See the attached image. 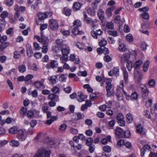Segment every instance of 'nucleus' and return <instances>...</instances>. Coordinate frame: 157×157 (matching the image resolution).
I'll return each mask as SVG.
<instances>
[{"instance_id":"f257e3e1","label":"nucleus","mask_w":157,"mask_h":157,"mask_svg":"<svg viewBox=\"0 0 157 157\" xmlns=\"http://www.w3.org/2000/svg\"><path fill=\"white\" fill-rule=\"evenodd\" d=\"M51 153L50 150H46L44 148L38 150L33 157H50Z\"/></svg>"},{"instance_id":"f03ea898","label":"nucleus","mask_w":157,"mask_h":157,"mask_svg":"<svg viewBox=\"0 0 157 157\" xmlns=\"http://www.w3.org/2000/svg\"><path fill=\"white\" fill-rule=\"evenodd\" d=\"M106 90L107 97L113 95L114 93V87L112 86L111 82L109 81L106 82Z\"/></svg>"},{"instance_id":"7ed1b4c3","label":"nucleus","mask_w":157,"mask_h":157,"mask_svg":"<svg viewBox=\"0 0 157 157\" xmlns=\"http://www.w3.org/2000/svg\"><path fill=\"white\" fill-rule=\"evenodd\" d=\"M70 49L69 47L66 44L65 46H62L61 48L62 54L63 55L62 59L67 61L68 59V55L70 53Z\"/></svg>"},{"instance_id":"20e7f679","label":"nucleus","mask_w":157,"mask_h":157,"mask_svg":"<svg viewBox=\"0 0 157 157\" xmlns=\"http://www.w3.org/2000/svg\"><path fill=\"white\" fill-rule=\"evenodd\" d=\"M41 38L38 36H35V38L44 45H48L49 40L47 37L43 35V33H41Z\"/></svg>"},{"instance_id":"39448f33","label":"nucleus","mask_w":157,"mask_h":157,"mask_svg":"<svg viewBox=\"0 0 157 157\" xmlns=\"http://www.w3.org/2000/svg\"><path fill=\"white\" fill-rule=\"evenodd\" d=\"M52 13L50 11H47L44 13H39L37 14V16L39 20L43 21L44 19L47 17H51L52 15Z\"/></svg>"},{"instance_id":"423d86ee","label":"nucleus","mask_w":157,"mask_h":157,"mask_svg":"<svg viewBox=\"0 0 157 157\" xmlns=\"http://www.w3.org/2000/svg\"><path fill=\"white\" fill-rule=\"evenodd\" d=\"M49 26L52 30H56L58 28L59 25L56 20L52 19L49 21Z\"/></svg>"},{"instance_id":"0eeeda50","label":"nucleus","mask_w":157,"mask_h":157,"mask_svg":"<svg viewBox=\"0 0 157 157\" xmlns=\"http://www.w3.org/2000/svg\"><path fill=\"white\" fill-rule=\"evenodd\" d=\"M121 58V62L124 64L126 62L129 61L130 55L128 53H125L120 56Z\"/></svg>"},{"instance_id":"6e6552de","label":"nucleus","mask_w":157,"mask_h":157,"mask_svg":"<svg viewBox=\"0 0 157 157\" xmlns=\"http://www.w3.org/2000/svg\"><path fill=\"white\" fill-rule=\"evenodd\" d=\"M147 85H144L143 86H140L142 92V96L145 99L147 97L149 91L147 89Z\"/></svg>"},{"instance_id":"1a4fd4ad","label":"nucleus","mask_w":157,"mask_h":157,"mask_svg":"<svg viewBox=\"0 0 157 157\" xmlns=\"http://www.w3.org/2000/svg\"><path fill=\"white\" fill-rule=\"evenodd\" d=\"M103 32L101 29H99L94 31H92L91 33L92 36L94 38L98 39V36L101 35L103 34Z\"/></svg>"},{"instance_id":"9d476101","label":"nucleus","mask_w":157,"mask_h":157,"mask_svg":"<svg viewBox=\"0 0 157 157\" xmlns=\"http://www.w3.org/2000/svg\"><path fill=\"white\" fill-rule=\"evenodd\" d=\"M86 97L87 96L84 95L81 91H79L77 93V98L79 102L84 101Z\"/></svg>"},{"instance_id":"9b49d317","label":"nucleus","mask_w":157,"mask_h":157,"mask_svg":"<svg viewBox=\"0 0 157 157\" xmlns=\"http://www.w3.org/2000/svg\"><path fill=\"white\" fill-rule=\"evenodd\" d=\"M17 136V138L21 141H24L26 139L24 132L22 130H20L18 131Z\"/></svg>"},{"instance_id":"f8f14e48","label":"nucleus","mask_w":157,"mask_h":157,"mask_svg":"<svg viewBox=\"0 0 157 157\" xmlns=\"http://www.w3.org/2000/svg\"><path fill=\"white\" fill-rule=\"evenodd\" d=\"M123 132L122 129L119 127H117L115 130V133L117 138H121V134Z\"/></svg>"},{"instance_id":"ddd939ff","label":"nucleus","mask_w":157,"mask_h":157,"mask_svg":"<svg viewBox=\"0 0 157 157\" xmlns=\"http://www.w3.org/2000/svg\"><path fill=\"white\" fill-rule=\"evenodd\" d=\"M142 63L143 61L141 60H137L136 61L133 65V67L135 68V72L137 69H139L141 67Z\"/></svg>"},{"instance_id":"4468645a","label":"nucleus","mask_w":157,"mask_h":157,"mask_svg":"<svg viewBox=\"0 0 157 157\" xmlns=\"http://www.w3.org/2000/svg\"><path fill=\"white\" fill-rule=\"evenodd\" d=\"M58 65V62L56 60H52L49 65H47L48 68V69L50 68H54L57 67Z\"/></svg>"},{"instance_id":"2eb2a0df","label":"nucleus","mask_w":157,"mask_h":157,"mask_svg":"<svg viewBox=\"0 0 157 157\" xmlns=\"http://www.w3.org/2000/svg\"><path fill=\"white\" fill-rule=\"evenodd\" d=\"M70 60L72 61H74V63L76 64H78L79 63L80 59L78 58H76L75 54H71L70 56Z\"/></svg>"},{"instance_id":"dca6fc26","label":"nucleus","mask_w":157,"mask_h":157,"mask_svg":"<svg viewBox=\"0 0 157 157\" xmlns=\"http://www.w3.org/2000/svg\"><path fill=\"white\" fill-rule=\"evenodd\" d=\"M26 51L28 56L31 57L32 56L33 52L32 48L29 44L26 45Z\"/></svg>"},{"instance_id":"f3484780","label":"nucleus","mask_w":157,"mask_h":157,"mask_svg":"<svg viewBox=\"0 0 157 157\" xmlns=\"http://www.w3.org/2000/svg\"><path fill=\"white\" fill-rule=\"evenodd\" d=\"M138 96V94L136 92H134L131 94V96H130V95H127L126 97V98L127 100L132 99L133 100H135L137 99Z\"/></svg>"},{"instance_id":"a211bd4d","label":"nucleus","mask_w":157,"mask_h":157,"mask_svg":"<svg viewBox=\"0 0 157 157\" xmlns=\"http://www.w3.org/2000/svg\"><path fill=\"white\" fill-rule=\"evenodd\" d=\"M122 71L125 82L127 83L128 82V72L125 67L122 68Z\"/></svg>"},{"instance_id":"6ab92c4d","label":"nucleus","mask_w":157,"mask_h":157,"mask_svg":"<svg viewBox=\"0 0 157 157\" xmlns=\"http://www.w3.org/2000/svg\"><path fill=\"white\" fill-rule=\"evenodd\" d=\"M83 14L84 16V18L85 21L86 23L89 24L91 23L93 20H92L91 18L88 17L86 13L85 12H83Z\"/></svg>"},{"instance_id":"aec40b11","label":"nucleus","mask_w":157,"mask_h":157,"mask_svg":"<svg viewBox=\"0 0 157 157\" xmlns=\"http://www.w3.org/2000/svg\"><path fill=\"white\" fill-rule=\"evenodd\" d=\"M83 14L84 16V18L85 21L86 23L89 24L91 23L93 20H92L91 18L88 17L86 13L85 12H83Z\"/></svg>"},{"instance_id":"412c9836","label":"nucleus","mask_w":157,"mask_h":157,"mask_svg":"<svg viewBox=\"0 0 157 157\" xmlns=\"http://www.w3.org/2000/svg\"><path fill=\"white\" fill-rule=\"evenodd\" d=\"M83 14L84 16V18L85 21L86 23L89 24L91 23L93 20H92L91 18L88 17L86 13L85 12H83Z\"/></svg>"},{"instance_id":"4be33fe9","label":"nucleus","mask_w":157,"mask_h":157,"mask_svg":"<svg viewBox=\"0 0 157 157\" xmlns=\"http://www.w3.org/2000/svg\"><path fill=\"white\" fill-rule=\"evenodd\" d=\"M34 85L35 87L37 88H40L42 86L44 87L43 84V82L39 81H36L34 83Z\"/></svg>"},{"instance_id":"5701e85b","label":"nucleus","mask_w":157,"mask_h":157,"mask_svg":"<svg viewBox=\"0 0 157 157\" xmlns=\"http://www.w3.org/2000/svg\"><path fill=\"white\" fill-rule=\"evenodd\" d=\"M19 71L21 73H24L25 72L26 70V68L25 65L24 64L19 65L18 68Z\"/></svg>"},{"instance_id":"b1692460","label":"nucleus","mask_w":157,"mask_h":157,"mask_svg":"<svg viewBox=\"0 0 157 157\" xmlns=\"http://www.w3.org/2000/svg\"><path fill=\"white\" fill-rule=\"evenodd\" d=\"M118 100H122L123 99V96L121 91L117 90L116 94Z\"/></svg>"},{"instance_id":"393cba45","label":"nucleus","mask_w":157,"mask_h":157,"mask_svg":"<svg viewBox=\"0 0 157 157\" xmlns=\"http://www.w3.org/2000/svg\"><path fill=\"white\" fill-rule=\"evenodd\" d=\"M143 148L144 149L143 151H142V150H141V155L142 157H143L144 156V154L145 153V151H146V150H147L149 151L151 149V147L149 145L147 144L144 145L143 147Z\"/></svg>"},{"instance_id":"a878e982","label":"nucleus","mask_w":157,"mask_h":157,"mask_svg":"<svg viewBox=\"0 0 157 157\" xmlns=\"http://www.w3.org/2000/svg\"><path fill=\"white\" fill-rule=\"evenodd\" d=\"M98 15L100 19L103 21L104 18V12L102 9L99 10L98 12Z\"/></svg>"},{"instance_id":"bb28decb","label":"nucleus","mask_w":157,"mask_h":157,"mask_svg":"<svg viewBox=\"0 0 157 157\" xmlns=\"http://www.w3.org/2000/svg\"><path fill=\"white\" fill-rule=\"evenodd\" d=\"M6 22L5 19H0V32L5 27Z\"/></svg>"},{"instance_id":"cd10ccee","label":"nucleus","mask_w":157,"mask_h":157,"mask_svg":"<svg viewBox=\"0 0 157 157\" xmlns=\"http://www.w3.org/2000/svg\"><path fill=\"white\" fill-rule=\"evenodd\" d=\"M58 117L56 116H53L52 117H51L50 119L47 120L46 123L50 125L55 120H57Z\"/></svg>"},{"instance_id":"c85d7f7f","label":"nucleus","mask_w":157,"mask_h":157,"mask_svg":"<svg viewBox=\"0 0 157 157\" xmlns=\"http://www.w3.org/2000/svg\"><path fill=\"white\" fill-rule=\"evenodd\" d=\"M118 49L120 52H125L127 48L125 44H121L119 45Z\"/></svg>"},{"instance_id":"c756f323","label":"nucleus","mask_w":157,"mask_h":157,"mask_svg":"<svg viewBox=\"0 0 157 157\" xmlns=\"http://www.w3.org/2000/svg\"><path fill=\"white\" fill-rule=\"evenodd\" d=\"M10 144L13 147H17L19 145V142L18 141L16 140H11L10 142Z\"/></svg>"},{"instance_id":"7c9ffc66","label":"nucleus","mask_w":157,"mask_h":157,"mask_svg":"<svg viewBox=\"0 0 157 157\" xmlns=\"http://www.w3.org/2000/svg\"><path fill=\"white\" fill-rule=\"evenodd\" d=\"M150 63V62L148 60H147L144 62L143 67V70L144 72H146L147 71Z\"/></svg>"},{"instance_id":"2f4dec72","label":"nucleus","mask_w":157,"mask_h":157,"mask_svg":"<svg viewBox=\"0 0 157 157\" xmlns=\"http://www.w3.org/2000/svg\"><path fill=\"white\" fill-rule=\"evenodd\" d=\"M81 6V4L79 3H75L73 4V9L76 11L80 9Z\"/></svg>"},{"instance_id":"473e14b6","label":"nucleus","mask_w":157,"mask_h":157,"mask_svg":"<svg viewBox=\"0 0 157 157\" xmlns=\"http://www.w3.org/2000/svg\"><path fill=\"white\" fill-rule=\"evenodd\" d=\"M63 13L67 16H69L71 13V10L70 9L67 8H64L63 9Z\"/></svg>"},{"instance_id":"72a5a7b5","label":"nucleus","mask_w":157,"mask_h":157,"mask_svg":"<svg viewBox=\"0 0 157 157\" xmlns=\"http://www.w3.org/2000/svg\"><path fill=\"white\" fill-rule=\"evenodd\" d=\"M8 15L9 13L7 11H3L0 14V17L2 18V19H5V18L8 17Z\"/></svg>"},{"instance_id":"f704fd0d","label":"nucleus","mask_w":157,"mask_h":157,"mask_svg":"<svg viewBox=\"0 0 157 157\" xmlns=\"http://www.w3.org/2000/svg\"><path fill=\"white\" fill-rule=\"evenodd\" d=\"M114 75L116 76H118L119 75V68L118 67H115L112 70Z\"/></svg>"},{"instance_id":"c9c22d12","label":"nucleus","mask_w":157,"mask_h":157,"mask_svg":"<svg viewBox=\"0 0 157 157\" xmlns=\"http://www.w3.org/2000/svg\"><path fill=\"white\" fill-rule=\"evenodd\" d=\"M56 43L61 48H62V46H65L66 44H65L63 43V40L60 39H57L56 40Z\"/></svg>"},{"instance_id":"e433bc0d","label":"nucleus","mask_w":157,"mask_h":157,"mask_svg":"<svg viewBox=\"0 0 157 157\" xmlns=\"http://www.w3.org/2000/svg\"><path fill=\"white\" fill-rule=\"evenodd\" d=\"M60 46L58 45L53 46L52 48V51L58 53L59 52L60 50L59 48Z\"/></svg>"},{"instance_id":"4c0bfd02","label":"nucleus","mask_w":157,"mask_h":157,"mask_svg":"<svg viewBox=\"0 0 157 157\" xmlns=\"http://www.w3.org/2000/svg\"><path fill=\"white\" fill-rule=\"evenodd\" d=\"M102 149L104 151L107 153L110 152L111 150V147L107 145L103 147Z\"/></svg>"},{"instance_id":"58836bf2","label":"nucleus","mask_w":157,"mask_h":157,"mask_svg":"<svg viewBox=\"0 0 157 157\" xmlns=\"http://www.w3.org/2000/svg\"><path fill=\"white\" fill-rule=\"evenodd\" d=\"M135 79L137 82H141L142 79V76L138 73V75H137L136 74V72H135Z\"/></svg>"},{"instance_id":"ea45409f","label":"nucleus","mask_w":157,"mask_h":157,"mask_svg":"<svg viewBox=\"0 0 157 157\" xmlns=\"http://www.w3.org/2000/svg\"><path fill=\"white\" fill-rule=\"evenodd\" d=\"M126 117L127 119V122L128 123H131L132 121L133 120V118L131 114L130 113H128L127 114Z\"/></svg>"},{"instance_id":"a19ab883","label":"nucleus","mask_w":157,"mask_h":157,"mask_svg":"<svg viewBox=\"0 0 157 157\" xmlns=\"http://www.w3.org/2000/svg\"><path fill=\"white\" fill-rule=\"evenodd\" d=\"M27 112V109L26 108L23 107L20 110V115L24 117L26 114Z\"/></svg>"},{"instance_id":"79ce46f5","label":"nucleus","mask_w":157,"mask_h":157,"mask_svg":"<svg viewBox=\"0 0 157 157\" xmlns=\"http://www.w3.org/2000/svg\"><path fill=\"white\" fill-rule=\"evenodd\" d=\"M107 44V41L105 39H103L101 40L99 43V44L100 47H104Z\"/></svg>"},{"instance_id":"37998d69","label":"nucleus","mask_w":157,"mask_h":157,"mask_svg":"<svg viewBox=\"0 0 157 157\" xmlns=\"http://www.w3.org/2000/svg\"><path fill=\"white\" fill-rule=\"evenodd\" d=\"M17 127H13L10 129L9 130V132L11 134H14L17 132Z\"/></svg>"},{"instance_id":"c03bdc74","label":"nucleus","mask_w":157,"mask_h":157,"mask_svg":"<svg viewBox=\"0 0 157 157\" xmlns=\"http://www.w3.org/2000/svg\"><path fill=\"white\" fill-rule=\"evenodd\" d=\"M67 78L66 75L65 74H61L59 77V81L62 82H64L66 81Z\"/></svg>"},{"instance_id":"a18cd8bd","label":"nucleus","mask_w":157,"mask_h":157,"mask_svg":"<svg viewBox=\"0 0 157 157\" xmlns=\"http://www.w3.org/2000/svg\"><path fill=\"white\" fill-rule=\"evenodd\" d=\"M5 4L8 6H10L13 4V0H6L4 1Z\"/></svg>"},{"instance_id":"49530a36","label":"nucleus","mask_w":157,"mask_h":157,"mask_svg":"<svg viewBox=\"0 0 157 157\" xmlns=\"http://www.w3.org/2000/svg\"><path fill=\"white\" fill-rule=\"evenodd\" d=\"M72 33L73 34L75 35H76L77 34H79L80 32H78V28L76 27H72Z\"/></svg>"},{"instance_id":"de8ad7c7","label":"nucleus","mask_w":157,"mask_h":157,"mask_svg":"<svg viewBox=\"0 0 157 157\" xmlns=\"http://www.w3.org/2000/svg\"><path fill=\"white\" fill-rule=\"evenodd\" d=\"M33 78V75L31 74L27 75L25 78V82L31 80Z\"/></svg>"},{"instance_id":"09e8293b","label":"nucleus","mask_w":157,"mask_h":157,"mask_svg":"<svg viewBox=\"0 0 157 157\" xmlns=\"http://www.w3.org/2000/svg\"><path fill=\"white\" fill-rule=\"evenodd\" d=\"M33 46L35 51L40 50L41 48V47L40 46L39 44L36 42L33 43Z\"/></svg>"},{"instance_id":"8fccbe9b","label":"nucleus","mask_w":157,"mask_h":157,"mask_svg":"<svg viewBox=\"0 0 157 157\" xmlns=\"http://www.w3.org/2000/svg\"><path fill=\"white\" fill-rule=\"evenodd\" d=\"M114 22L115 23L121 24H122L121 20V17L120 16H117L114 19Z\"/></svg>"},{"instance_id":"3c124183","label":"nucleus","mask_w":157,"mask_h":157,"mask_svg":"<svg viewBox=\"0 0 157 157\" xmlns=\"http://www.w3.org/2000/svg\"><path fill=\"white\" fill-rule=\"evenodd\" d=\"M48 45H43L42 47V53H46L48 50Z\"/></svg>"},{"instance_id":"603ef678","label":"nucleus","mask_w":157,"mask_h":157,"mask_svg":"<svg viewBox=\"0 0 157 157\" xmlns=\"http://www.w3.org/2000/svg\"><path fill=\"white\" fill-rule=\"evenodd\" d=\"M56 97H58V96L54 94H50L48 96V99L52 100L55 99Z\"/></svg>"},{"instance_id":"864d4df0","label":"nucleus","mask_w":157,"mask_h":157,"mask_svg":"<svg viewBox=\"0 0 157 157\" xmlns=\"http://www.w3.org/2000/svg\"><path fill=\"white\" fill-rule=\"evenodd\" d=\"M77 118L75 119H74L75 120H79L82 119H83L84 117V116L82 114H81L80 113H77Z\"/></svg>"},{"instance_id":"5fc2aeb1","label":"nucleus","mask_w":157,"mask_h":157,"mask_svg":"<svg viewBox=\"0 0 157 157\" xmlns=\"http://www.w3.org/2000/svg\"><path fill=\"white\" fill-rule=\"evenodd\" d=\"M127 40L129 42H131L133 40V37L131 34L129 33L127 35L126 37Z\"/></svg>"},{"instance_id":"6e6d98bb","label":"nucleus","mask_w":157,"mask_h":157,"mask_svg":"<svg viewBox=\"0 0 157 157\" xmlns=\"http://www.w3.org/2000/svg\"><path fill=\"white\" fill-rule=\"evenodd\" d=\"M143 128L141 125L137 126L136 127V131L138 133H141L143 131Z\"/></svg>"},{"instance_id":"4d7b16f0","label":"nucleus","mask_w":157,"mask_h":157,"mask_svg":"<svg viewBox=\"0 0 157 157\" xmlns=\"http://www.w3.org/2000/svg\"><path fill=\"white\" fill-rule=\"evenodd\" d=\"M87 12L90 15L94 16L95 15L94 10L91 8H89L87 9Z\"/></svg>"},{"instance_id":"13d9d810","label":"nucleus","mask_w":157,"mask_h":157,"mask_svg":"<svg viewBox=\"0 0 157 157\" xmlns=\"http://www.w3.org/2000/svg\"><path fill=\"white\" fill-rule=\"evenodd\" d=\"M106 26L108 29H112L114 28V24L112 22H109L107 24Z\"/></svg>"},{"instance_id":"bf43d9fd","label":"nucleus","mask_w":157,"mask_h":157,"mask_svg":"<svg viewBox=\"0 0 157 157\" xmlns=\"http://www.w3.org/2000/svg\"><path fill=\"white\" fill-rule=\"evenodd\" d=\"M81 26V23L79 21L77 20L75 21L73 23V27H76L78 28Z\"/></svg>"},{"instance_id":"052dcab7","label":"nucleus","mask_w":157,"mask_h":157,"mask_svg":"<svg viewBox=\"0 0 157 157\" xmlns=\"http://www.w3.org/2000/svg\"><path fill=\"white\" fill-rule=\"evenodd\" d=\"M57 77L55 76H52L50 78V80L52 82V83L55 84L56 83Z\"/></svg>"},{"instance_id":"680f3d73","label":"nucleus","mask_w":157,"mask_h":157,"mask_svg":"<svg viewBox=\"0 0 157 157\" xmlns=\"http://www.w3.org/2000/svg\"><path fill=\"white\" fill-rule=\"evenodd\" d=\"M90 100L91 101H92L94 100L95 99L97 98V94H96L92 93L90 94Z\"/></svg>"},{"instance_id":"e2e57ef3","label":"nucleus","mask_w":157,"mask_h":157,"mask_svg":"<svg viewBox=\"0 0 157 157\" xmlns=\"http://www.w3.org/2000/svg\"><path fill=\"white\" fill-rule=\"evenodd\" d=\"M126 67L129 71H130L132 69V64L131 62H129V61L126 64Z\"/></svg>"},{"instance_id":"0e129e2a","label":"nucleus","mask_w":157,"mask_h":157,"mask_svg":"<svg viewBox=\"0 0 157 157\" xmlns=\"http://www.w3.org/2000/svg\"><path fill=\"white\" fill-rule=\"evenodd\" d=\"M67 127V126L66 124H61L59 127V129L62 131H63L66 130Z\"/></svg>"},{"instance_id":"69168bd1","label":"nucleus","mask_w":157,"mask_h":157,"mask_svg":"<svg viewBox=\"0 0 157 157\" xmlns=\"http://www.w3.org/2000/svg\"><path fill=\"white\" fill-rule=\"evenodd\" d=\"M116 118L117 121L124 120V116L121 113H119L117 116Z\"/></svg>"},{"instance_id":"338daca9","label":"nucleus","mask_w":157,"mask_h":157,"mask_svg":"<svg viewBox=\"0 0 157 157\" xmlns=\"http://www.w3.org/2000/svg\"><path fill=\"white\" fill-rule=\"evenodd\" d=\"M93 142V139L90 138H89L87 139L86 140V144L88 146L91 145L92 144V143Z\"/></svg>"},{"instance_id":"774afa93","label":"nucleus","mask_w":157,"mask_h":157,"mask_svg":"<svg viewBox=\"0 0 157 157\" xmlns=\"http://www.w3.org/2000/svg\"><path fill=\"white\" fill-rule=\"evenodd\" d=\"M155 84V81L154 80L151 79L148 81V84L151 87H153Z\"/></svg>"}]
</instances>
